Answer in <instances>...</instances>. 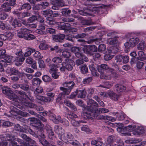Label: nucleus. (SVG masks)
<instances>
[{
	"label": "nucleus",
	"instance_id": "obj_1",
	"mask_svg": "<svg viewBox=\"0 0 146 146\" xmlns=\"http://www.w3.org/2000/svg\"><path fill=\"white\" fill-rule=\"evenodd\" d=\"M87 102L88 106L83 107V111H88L97 113V111H98L99 109L98 108V105L97 103L92 99H90L87 100Z\"/></svg>",
	"mask_w": 146,
	"mask_h": 146
},
{
	"label": "nucleus",
	"instance_id": "obj_2",
	"mask_svg": "<svg viewBox=\"0 0 146 146\" xmlns=\"http://www.w3.org/2000/svg\"><path fill=\"white\" fill-rule=\"evenodd\" d=\"M18 36L21 38H23L27 40H31L35 38L34 35L30 33L29 31L27 29H21L18 32Z\"/></svg>",
	"mask_w": 146,
	"mask_h": 146
},
{
	"label": "nucleus",
	"instance_id": "obj_3",
	"mask_svg": "<svg viewBox=\"0 0 146 146\" xmlns=\"http://www.w3.org/2000/svg\"><path fill=\"white\" fill-rule=\"evenodd\" d=\"M97 69L99 72H101L102 70L104 69L107 70L109 73H110L114 76L117 77V75L115 73V71L113 69L109 68V66L106 64H103L100 65H98Z\"/></svg>",
	"mask_w": 146,
	"mask_h": 146
},
{
	"label": "nucleus",
	"instance_id": "obj_4",
	"mask_svg": "<svg viewBox=\"0 0 146 146\" xmlns=\"http://www.w3.org/2000/svg\"><path fill=\"white\" fill-rule=\"evenodd\" d=\"M74 62L73 60L66 58L64 61L62 63V64L65 66L67 70L71 71L74 66Z\"/></svg>",
	"mask_w": 146,
	"mask_h": 146
},
{
	"label": "nucleus",
	"instance_id": "obj_5",
	"mask_svg": "<svg viewBox=\"0 0 146 146\" xmlns=\"http://www.w3.org/2000/svg\"><path fill=\"white\" fill-rule=\"evenodd\" d=\"M54 131L58 135V137L60 139H65L66 138L63 135L65 133L64 130L60 126L56 125L54 127Z\"/></svg>",
	"mask_w": 146,
	"mask_h": 146
},
{
	"label": "nucleus",
	"instance_id": "obj_6",
	"mask_svg": "<svg viewBox=\"0 0 146 146\" xmlns=\"http://www.w3.org/2000/svg\"><path fill=\"white\" fill-rule=\"evenodd\" d=\"M17 93L18 94L17 98H18L19 100L21 101V102L22 103H23V100H25L27 98L31 101H33L34 100L33 98H31V99L29 98L28 96L27 95L26 93L24 91L22 90L18 91Z\"/></svg>",
	"mask_w": 146,
	"mask_h": 146
},
{
	"label": "nucleus",
	"instance_id": "obj_7",
	"mask_svg": "<svg viewBox=\"0 0 146 146\" xmlns=\"http://www.w3.org/2000/svg\"><path fill=\"white\" fill-rule=\"evenodd\" d=\"M11 57L9 56V58H7L5 59V60H1L0 61V72H2L4 71L3 67H6L7 64L6 62L9 63L12 61Z\"/></svg>",
	"mask_w": 146,
	"mask_h": 146
},
{
	"label": "nucleus",
	"instance_id": "obj_8",
	"mask_svg": "<svg viewBox=\"0 0 146 146\" xmlns=\"http://www.w3.org/2000/svg\"><path fill=\"white\" fill-rule=\"evenodd\" d=\"M53 39L56 42H62L65 38V35L59 34L52 36Z\"/></svg>",
	"mask_w": 146,
	"mask_h": 146
},
{
	"label": "nucleus",
	"instance_id": "obj_9",
	"mask_svg": "<svg viewBox=\"0 0 146 146\" xmlns=\"http://www.w3.org/2000/svg\"><path fill=\"white\" fill-rule=\"evenodd\" d=\"M50 119L56 123H58L62 121V119L59 115L56 116L53 113H51L50 116Z\"/></svg>",
	"mask_w": 146,
	"mask_h": 146
},
{
	"label": "nucleus",
	"instance_id": "obj_10",
	"mask_svg": "<svg viewBox=\"0 0 146 146\" xmlns=\"http://www.w3.org/2000/svg\"><path fill=\"white\" fill-rule=\"evenodd\" d=\"M33 126L35 127V129L37 130V129H40L41 125L40 121L36 118L32 119V123Z\"/></svg>",
	"mask_w": 146,
	"mask_h": 146
},
{
	"label": "nucleus",
	"instance_id": "obj_11",
	"mask_svg": "<svg viewBox=\"0 0 146 146\" xmlns=\"http://www.w3.org/2000/svg\"><path fill=\"white\" fill-rule=\"evenodd\" d=\"M72 51L74 53L76 57L81 59L84 54L80 52L79 48L78 47H74L72 48Z\"/></svg>",
	"mask_w": 146,
	"mask_h": 146
},
{
	"label": "nucleus",
	"instance_id": "obj_12",
	"mask_svg": "<svg viewBox=\"0 0 146 146\" xmlns=\"http://www.w3.org/2000/svg\"><path fill=\"white\" fill-rule=\"evenodd\" d=\"M107 94L110 99L115 101L117 100L119 97V95L113 91H109Z\"/></svg>",
	"mask_w": 146,
	"mask_h": 146
},
{
	"label": "nucleus",
	"instance_id": "obj_13",
	"mask_svg": "<svg viewBox=\"0 0 146 146\" xmlns=\"http://www.w3.org/2000/svg\"><path fill=\"white\" fill-rule=\"evenodd\" d=\"M76 93L77 97L79 98H84L86 95V92L85 89L79 90L77 89L75 91Z\"/></svg>",
	"mask_w": 146,
	"mask_h": 146
},
{
	"label": "nucleus",
	"instance_id": "obj_14",
	"mask_svg": "<svg viewBox=\"0 0 146 146\" xmlns=\"http://www.w3.org/2000/svg\"><path fill=\"white\" fill-rule=\"evenodd\" d=\"M80 45L83 47H81V48H82V49L84 53L90 55H92L90 45H86L83 44H81Z\"/></svg>",
	"mask_w": 146,
	"mask_h": 146
},
{
	"label": "nucleus",
	"instance_id": "obj_15",
	"mask_svg": "<svg viewBox=\"0 0 146 146\" xmlns=\"http://www.w3.org/2000/svg\"><path fill=\"white\" fill-rule=\"evenodd\" d=\"M14 137H11L9 135H8L7 136V140L11 141L9 143V146H19V145H17V143L15 141H12L14 140Z\"/></svg>",
	"mask_w": 146,
	"mask_h": 146
},
{
	"label": "nucleus",
	"instance_id": "obj_16",
	"mask_svg": "<svg viewBox=\"0 0 146 146\" xmlns=\"http://www.w3.org/2000/svg\"><path fill=\"white\" fill-rule=\"evenodd\" d=\"M35 96L37 100L44 102H48V101L52 100V99H51L47 97H46L39 95V94L35 95Z\"/></svg>",
	"mask_w": 146,
	"mask_h": 146
},
{
	"label": "nucleus",
	"instance_id": "obj_17",
	"mask_svg": "<svg viewBox=\"0 0 146 146\" xmlns=\"http://www.w3.org/2000/svg\"><path fill=\"white\" fill-rule=\"evenodd\" d=\"M75 84L73 81L66 82L62 84V85L64 87H68V89L72 90Z\"/></svg>",
	"mask_w": 146,
	"mask_h": 146
},
{
	"label": "nucleus",
	"instance_id": "obj_18",
	"mask_svg": "<svg viewBox=\"0 0 146 146\" xmlns=\"http://www.w3.org/2000/svg\"><path fill=\"white\" fill-rule=\"evenodd\" d=\"M115 89L117 91L119 92H123L126 89L125 86L120 84H118L115 86Z\"/></svg>",
	"mask_w": 146,
	"mask_h": 146
},
{
	"label": "nucleus",
	"instance_id": "obj_19",
	"mask_svg": "<svg viewBox=\"0 0 146 146\" xmlns=\"http://www.w3.org/2000/svg\"><path fill=\"white\" fill-rule=\"evenodd\" d=\"M25 83L20 84V88L23 90L27 91L30 89V86L28 84V82L27 81L25 80Z\"/></svg>",
	"mask_w": 146,
	"mask_h": 146
},
{
	"label": "nucleus",
	"instance_id": "obj_20",
	"mask_svg": "<svg viewBox=\"0 0 146 146\" xmlns=\"http://www.w3.org/2000/svg\"><path fill=\"white\" fill-rule=\"evenodd\" d=\"M64 103L66 106L70 108L73 111H75L77 110V109L76 107L69 100H65Z\"/></svg>",
	"mask_w": 146,
	"mask_h": 146
},
{
	"label": "nucleus",
	"instance_id": "obj_21",
	"mask_svg": "<svg viewBox=\"0 0 146 146\" xmlns=\"http://www.w3.org/2000/svg\"><path fill=\"white\" fill-rule=\"evenodd\" d=\"M31 8V6L29 3H26L21 5L20 10H24L27 11L30 10Z\"/></svg>",
	"mask_w": 146,
	"mask_h": 146
},
{
	"label": "nucleus",
	"instance_id": "obj_22",
	"mask_svg": "<svg viewBox=\"0 0 146 146\" xmlns=\"http://www.w3.org/2000/svg\"><path fill=\"white\" fill-rule=\"evenodd\" d=\"M27 141L28 142L24 144L25 146H37L35 145L36 142L34 140L31 139L30 137L27 139Z\"/></svg>",
	"mask_w": 146,
	"mask_h": 146
},
{
	"label": "nucleus",
	"instance_id": "obj_23",
	"mask_svg": "<svg viewBox=\"0 0 146 146\" xmlns=\"http://www.w3.org/2000/svg\"><path fill=\"white\" fill-rule=\"evenodd\" d=\"M63 135H64V137L66 138L65 139H61V140L62 141H70L73 139V135L70 133H65Z\"/></svg>",
	"mask_w": 146,
	"mask_h": 146
},
{
	"label": "nucleus",
	"instance_id": "obj_24",
	"mask_svg": "<svg viewBox=\"0 0 146 146\" xmlns=\"http://www.w3.org/2000/svg\"><path fill=\"white\" fill-rule=\"evenodd\" d=\"M85 122L82 120H80L79 121H76L74 119H72L71 123L72 125L75 127H78L81 125V123H84Z\"/></svg>",
	"mask_w": 146,
	"mask_h": 146
},
{
	"label": "nucleus",
	"instance_id": "obj_25",
	"mask_svg": "<svg viewBox=\"0 0 146 146\" xmlns=\"http://www.w3.org/2000/svg\"><path fill=\"white\" fill-rule=\"evenodd\" d=\"M91 144L92 145H96V146H102L103 142L100 139H93L91 141Z\"/></svg>",
	"mask_w": 146,
	"mask_h": 146
},
{
	"label": "nucleus",
	"instance_id": "obj_26",
	"mask_svg": "<svg viewBox=\"0 0 146 146\" xmlns=\"http://www.w3.org/2000/svg\"><path fill=\"white\" fill-rule=\"evenodd\" d=\"M8 3H5L1 6L2 10L5 12H8L11 9V7H10Z\"/></svg>",
	"mask_w": 146,
	"mask_h": 146
},
{
	"label": "nucleus",
	"instance_id": "obj_27",
	"mask_svg": "<svg viewBox=\"0 0 146 146\" xmlns=\"http://www.w3.org/2000/svg\"><path fill=\"white\" fill-rule=\"evenodd\" d=\"M7 96L8 98L11 100L16 101L17 100V96L12 91Z\"/></svg>",
	"mask_w": 146,
	"mask_h": 146
},
{
	"label": "nucleus",
	"instance_id": "obj_28",
	"mask_svg": "<svg viewBox=\"0 0 146 146\" xmlns=\"http://www.w3.org/2000/svg\"><path fill=\"white\" fill-rule=\"evenodd\" d=\"M89 68L93 76H98V74L97 72L95 66L94 64H92L91 65H90Z\"/></svg>",
	"mask_w": 146,
	"mask_h": 146
},
{
	"label": "nucleus",
	"instance_id": "obj_29",
	"mask_svg": "<svg viewBox=\"0 0 146 146\" xmlns=\"http://www.w3.org/2000/svg\"><path fill=\"white\" fill-rule=\"evenodd\" d=\"M109 73V74H108L103 72H101L100 76V77L101 79H110L111 78V76L110 75L111 73Z\"/></svg>",
	"mask_w": 146,
	"mask_h": 146
},
{
	"label": "nucleus",
	"instance_id": "obj_30",
	"mask_svg": "<svg viewBox=\"0 0 146 146\" xmlns=\"http://www.w3.org/2000/svg\"><path fill=\"white\" fill-rule=\"evenodd\" d=\"M23 103L24 105L30 108H35L36 107L35 104L30 102L24 101Z\"/></svg>",
	"mask_w": 146,
	"mask_h": 146
},
{
	"label": "nucleus",
	"instance_id": "obj_31",
	"mask_svg": "<svg viewBox=\"0 0 146 146\" xmlns=\"http://www.w3.org/2000/svg\"><path fill=\"white\" fill-rule=\"evenodd\" d=\"M10 112L12 115H16L19 112V110L13 106L10 107Z\"/></svg>",
	"mask_w": 146,
	"mask_h": 146
},
{
	"label": "nucleus",
	"instance_id": "obj_32",
	"mask_svg": "<svg viewBox=\"0 0 146 146\" xmlns=\"http://www.w3.org/2000/svg\"><path fill=\"white\" fill-rule=\"evenodd\" d=\"M39 142L44 146H51L52 144L49 143L44 139H41L38 138Z\"/></svg>",
	"mask_w": 146,
	"mask_h": 146
},
{
	"label": "nucleus",
	"instance_id": "obj_33",
	"mask_svg": "<svg viewBox=\"0 0 146 146\" xmlns=\"http://www.w3.org/2000/svg\"><path fill=\"white\" fill-rule=\"evenodd\" d=\"M60 90L63 91L62 93L64 95H68L71 91L70 89H68V88H66L63 87H60Z\"/></svg>",
	"mask_w": 146,
	"mask_h": 146
},
{
	"label": "nucleus",
	"instance_id": "obj_34",
	"mask_svg": "<svg viewBox=\"0 0 146 146\" xmlns=\"http://www.w3.org/2000/svg\"><path fill=\"white\" fill-rule=\"evenodd\" d=\"M53 12L50 10H47L45 11H43L41 12L42 14L45 17L51 16L53 13Z\"/></svg>",
	"mask_w": 146,
	"mask_h": 146
},
{
	"label": "nucleus",
	"instance_id": "obj_35",
	"mask_svg": "<svg viewBox=\"0 0 146 146\" xmlns=\"http://www.w3.org/2000/svg\"><path fill=\"white\" fill-rule=\"evenodd\" d=\"M115 115H116L118 119L119 120H123L125 118V115L122 112L120 113H115Z\"/></svg>",
	"mask_w": 146,
	"mask_h": 146
},
{
	"label": "nucleus",
	"instance_id": "obj_36",
	"mask_svg": "<svg viewBox=\"0 0 146 146\" xmlns=\"http://www.w3.org/2000/svg\"><path fill=\"white\" fill-rule=\"evenodd\" d=\"M139 39L138 38H132L130 39V41L131 42L132 45L134 47L139 42Z\"/></svg>",
	"mask_w": 146,
	"mask_h": 146
},
{
	"label": "nucleus",
	"instance_id": "obj_37",
	"mask_svg": "<svg viewBox=\"0 0 146 146\" xmlns=\"http://www.w3.org/2000/svg\"><path fill=\"white\" fill-rule=\"evenodd\" d=\"M41 80L38 78H33L32 80V83L34 86L39 85L41 83Z\"/></svg>",
	"mask_w": 146,
	"mask_h": 146
},
{
	"label": "nucleus",
	"instance_id": "obj_38",
	"mask_svg": "<svg viewBox=\"0 0 146 146\" xmlns=\"http://www.w3.org/2000/svg\"><path fill=\"white\" fill-rule=\"evenodd\" d=\"M42 129L41 127L40 129H37L36 131L37 132V135L39 136L41 138V139H44L45 138V136L44 134L43 133L42 131Z\"/></svg>",
	"mask_w": 146,
	"mask_h": 146
},
{
	"label": "nucleus",
	"instance_id": "obj_39",
	"mask_svg": "<svg viewBox=\"0 0 146 146\" xmlns=\"http://www.w3.org/2000/svg\"><path fill=\"white\" fill-rule=\"evenodd\" d=\"M46 22L48 25H53L56 24L55 22L52 18L47 17L46 18Z\"/></svg>",
	"mask_w": 146,
	"mask_h": 146
},
{
	"label": "nucleus",
	"instance_id": "obj_40",
	"mask_svg": "<svg viewBox=\"0 0 146 146\" xmlns=\"http://www.w3.org/2000/svg\"><path fill=\"white\" fill-rule=\"evenodd\" d=\"M113 85V84L112 83L106 82H104L103 85H100V86L102 87L109 88L111 87Z\"/></svg>",
	"mask_w": 146,
	"mask_h": 146
},
{
	"label": "nucleus",
	"instance_id": "obj_41",
	"mask_svg": "<svg viewBox=\"0 0 146 146\" xmlns=\"http://www.w3.org/2000/svg\"><path fill=\"white\" fill-rule=\"evenodd\" d=\"M121 131H122L123 130H124L128 132H132L134 130V126L130 125L124 127V128H121Z\"/></svg>",
	"mask_w": 146,
	"mask_h": 146
},
{
	"label": "nucleus",
	"instance_id": "obj_42",
	"mask_svg": "<svg viewBox=\"0 0 146 146\" xmlns=\"http://www.w3.org/2000/svg\"><path fill=\"white\" fill-rule=\"evenodd\" d=\"M108 41L110 44L111 45H113L117 43V40L116 38H112L108 39Z\"/></svg>",
	"mask_w": 146,
	"mask_h": 146
},
{
	"label": "nucleus",
	"instance_id": "obj_43",
	"mask_svg": "<svg viewBox=\"0 0 146 146\" xmlns=\"http://www.w3.org/2000/svg\"><path fill=\"white\" fill-rule=\"evenodd\" d=\"M43 91V88L41 87L38 86L36 88L34 91V93L35 95H36L42 93Z\"/></svg>",
	"mask_w": 146,
	"mask_h": 146
},
{
	"label": "nucleus",
	"instance_id": "obj_44",
	"mask_svg": "<svg viewBox=\"0 0 146 146\" xmlns=\"http://www.w3.org/2000/svg\"><path fill=\"white\" fill-rule=\"evenodd\" d=\"M2 90L3 93L7 96L9 94L11 91L9 88L7 87H4L2 88Z\"/></svg>",
	"mask_w": 146,
	"mask_h": 146
},
{
	"label": "nucleus",
	"instance_id": "obj_45",
	"mask_svg": "<svg viewBox=\"0 0 146 146\" xmlns=\"http://www.w3.org/2000/svg\"><path fill=\"white\" fill-rule=\"evenodd\" d=\"M50 68L49 72L50 73H52V72L56 70V68H58L57 65L54 64H52L49 66Z\"/></svg>",
	"mask_w": 146,
	"mask_h": 146
},
{
	"label": "nucleus",
	"instance_id": "obj_46",
	"mask_svg": "<svg viewBox=\"0 0 146 146\" xmlns=\"http://www.w3.org/2000/svg\"><path fill=\"white\" fill-rule=\"evenodd\" d=\"M80 69L82 73L83 74H86L88 71V69L86 65H83L81 66Z\"/></svg>",
	"mask_w": 146,
	"mask_h": 146
},
{
	"label": "nucleus",
	"instance_id": "obj_47",
	"mask_svg": "<svg viewBox=\"0 0 146 146\" xmlns=\"http://www.w3.org/2000/svg\"><path fill=\"white\" fill-rule=\"evenodd\" d=\"M38 19V17L37 16L33 15L31 17H30L27 20L28 23H31L33 22L35 20H37Z\"/></svg>",
	"mask_w": 146,
	"mask_h": 146
},
{
	"label": "nucleus",
	"instance_id": "obj_48",
	"mask_svg": "<svg viewBox=\"0 0 146 146\" xmlns=\"http://www.w3.org/2000/svg\"><path fill=\"white\" fill-rule=\"evenodd\" d=\"M62 53V56L66 58H68L71 56V54L70 52L66 50L63 51Z\"/></svg>",
	"mask_w": 146,
	"mask_h": 146
},
{
	"label": "nucleus",
	"instance_id": "obj_49",
	"mask_svg": "<svg viewBox=\"0 0 146 146\" xmlns=\"http://www.w3.org/2000/svg\"><path fill=\"white\" fill-rule=\"evenodd\" d=\"M35 50L32 48H30L28 50L27 52L25 53L24 56L25 57H27L30 56L32 52H35Z\"/></svg>",
	"mask_w": 146,
	"mask_h": 146
},
{
	"label": "nucleus",
	"instance_id": "obj_50",
	"mask_svg": "<svg viewBox=\"0 0 146 146\" xmlns=\"http://www.w3.org/2000/svg\"><path fill=\"white\" fill-rule=\"evenodd\" d=\"M106 46L104 44H102L100 45L98 48V50L100 52H103L106 49Z\"/></svg>",
	"mask_w": 146,
	"mask_h": 146
},
{
	"label": "nucleus",
	"instance_id": "obj_51",
	"mask_svg": "<svg viewBox=\"0 0 146 146\" xmlns=\"http://www.w3.org/2000/svg\"><path fill=\"white\" fill-rule=\"evenodd\" d=\"M52 75V77L54 79H57L60 75V73L56 70L52 72V73H50Z\"/></svg>",
	"mask_w": 146,
	"mask_h": 146
},
{
	"label": "nucleus",
	"instance_id": "obj_52",
	"mask_svg": "<svg viewBox=\"0 0 146 146\" xmlns=\"http://www.w3.org/2000/svg\"><path fill=\"white\" fill-rule=\"evenodd\" d=\"M42 80L45 82H50L51 80V78L47 75H44L42 77Z\"/></svg>",
	"mask_w": 146,
	"mask_h": 146
},
{
	"label": "nucleus",
	"instance_id": "obj_53",
	"mask_svg": "<svg viewBox=\"0 0 146 146\" xmlns=\"http://www.w3.org/2000/svg\"><path fill=\"white\" fill-rule=\"evenodd\" d=\"M145 48V44L144 42H141L137 46L138 50H143Z\"/></svg>",
	"mask_w": 146,
	"mask_h": 146
},
{
	"label": "nucleus",
	"instance_id": "obj_54",
	"mask_svg": "<svg viewBox=\"0 0 146 146\" xmlns=\"http://www.w3.org/2000/svg\"><path fill=\"white\" fill-rule=\"evenodd\" d=\"M14 129L17 131L21 132L23 131L22 127L19 124H16L15 125Z\"/></svg>",
	"mask_w": 146,
	"mask_h": 146
},
{
	"label": "nucleus",
	"instance_id": "obj_55",
	"mask_svg": "<svg viewBox=\"0 0 146 146\" xmlns=\"http://www.w3.org/2000/svg\"><path fill=\"white\" fill-rule=\"evenodd\" d=\"M52 61L54 63H58L61 62L62 61V59L59 57H55L52 59Z\"/></svg>",
	"mask_w": 146,
	"mask_h": 146
},
{
	"label": "nucleus",
	"instance_id": "obj_56",
	"mask_svg": "<svg viewBox=\"0 0 146 146\" xmlns=\"http://www.w3.org/2000/svg\"><path fill=\"white\" fill-rule=\"evenodd\" d=\"M39 48L41 50H46L48 48V45L47 44L44 43H41L39 46Z\"/></svg>",
	"mask_w": 146,
	"mask_h": 146
},
{
	"label": "nucleus",
	"instance_id": "obj_57",
	"mask_svg": "<svg viewBox=\"0 0 146 146\" xmlns=\"http://www.w3.org/2000/svg\"><path fill=\"white\" fill-rule=\"evenodd\" d=\"M9 69L11 73L12 74L16 75H19L20 74L18 70H16L15 68H9Z\"/></svg>",
	"mask_w": 146,
	"mask_h": 146
},
{
	"label": "nucleus",
	"instance_id": "obj_58",
	"mask_svg": "<svg viewBox=\"0 0 146 146\" xmlns=\"http://www.w3.org/2000/svg\"><path fill=\"white\" fill-rule=\"evenodd\" d=\"M97 111V113H106L109 112V110L105 108H100Z\"/></svg>",
	"mask_w": 146,
	"mask_h": 146
},
{
	"label": "nucleus",
	"instance_id": "obj_59",
	"mask_svg": "<svg viewBox=\"0 0 146 146\" xmlns=\"http://www.w3.org/2000/svg\"><path fill=\"white\" fill-rule=\"evenodd\" d=\"M32 8L33 10H39L40 9H42L41 5V4L34 5L33 7Z\"/></svg>",
	"mask_w": 146,
	"mask_h": 146
},
{
	"label": "nucleus",
	"instance_id": "obj_60",
	"mask_svg": "<svg viewBox=\"0 0 146 146\" xmlns=\"http://www.w3.org/2000/svg\"><path fill=\"white\" fill-rule=\"evenodd\" d=\"M74 35H65V38L66 39L71 41L72 42H73V40L72 38L74 37Z\"/></svg>",
	"mask_w": 146,
	"mask_h": 146
},
{
	"label": "nucleus",
	"instance_id": "obj_61",
	"mask_svg": "<svg viewBox=\"0 0 146 146\" xmlns=\"http://www.w3.org/2000/svg\"><path fill=\"white\" fill-rule=\"evenodd\" d=\"M47 133L48 134V137L49 138L51 139H53V138L54 137V132L51 129L50 130L48 131L47 132Z\"/></svg>",
	"mask_w": 146,
	"mask_h": 146
},
{
	"label": "nucleus",
	"instance_id": "obj_62",
	"mask_svg": "<svg viewBox=\"0 0 146 146\" xmlns=\"http://www.w3.org/2000/svg\"><path fill=\"white\" fill-rule=\"evenodd\" d=\"M13 124L9 121H6L3 123L2 125L5 127H9L13 126Z\"/></svg>",
	"mask_w": 146,
	"mask_h": 146
},
{
	"label": "nucleus",
	"instance_id": "obj_63",
	"mask_svg": "<svg viewBox=\"0 0 146 146\" xmlns=\"http://www.w3.org/2000/svg\"><path fill=\"white\" fill-rule=\"evenodd\" d=\"M86 36V34L84 33H81L74 36V37L76 38H83Z\"/></svg>",
	"mask_w": 146,
	"mask_h": 146
},
{
	"label": "nucleus",
	"instance_id": "obj_64",
	"mask_svg": "<svg viewBox=\"0 0 146 146\" xmlns=\"http://www.w3.org/2000/svg\"><path fill=\"white\" fill-rule=\"evenodd\" d=\"M64 97V95L62 92L59 94L58 95V97L56 98V102H59L62 98Z\"/></svg>",
	"mask_w": 146,
	"mask_h": 146
}]
</instances>
